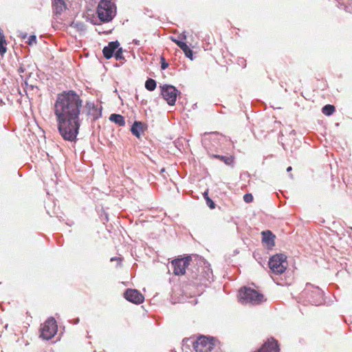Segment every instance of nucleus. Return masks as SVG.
<instances>
[{
	"instance_id": "nucleus-1",
	"label": "nucleus",
	"mask_w": 352,
	"mask_h": 352,
	"mask_svg": "<svg viewBox=\"0 0 352 352\" xmlns=\"http://www.w3.org/2000/svg\"><path fill=\"white\" fill-rule=\"evenodd\" d=\"M82 100L74 91L58 94L54 104L58 131L64 140L76 142L82 118Z\"/></svg>"
},
{
	"instance_id": "nucleus-2",
	"label": "nucleus",
	"mask_w": 352,
	"mask_h": 352,
	"mask_svg": "<svg viewBox=\"0 0 352 352\" xmlns=\"http://www.w3.org/2000/svg\"><path fill=\"white\" fill-rule=\"evenodd\" d=\"M97 14L102 22L108 23L116 14V7L111 0H100L97 7Z\"/></svg>"
},
{
	"instance_id": "nucleus-3",
	"label": "nucleus",
	"mask_w": 352,
	"mask_h": 352,
	"mask_svg": "<svg viewBox=\"0 0 352 352\" xmlns=\"http://www.w3.org/2000/svg\"><path fill=\"white\" fill-rule=\"evenodd\" d=\"M188 276L190 278L195 280V284L206 285L212 278V272L208 267H195Z\"/></svg>"
},
{
	"instance_id": "nucleus-4",
	"label": "nucleus",
	"mask_w": 352,
	"mask_h": 352,
	"mask_svg": "<svg viewBox=\"0 0 352 352\" xmlns=\"http://www.w3.org/2000/svg\"><path fill=\"white\" fill-rule=\"evenodd\" d=\"M239 298L242 303L259 304L264 300L263 294L255 289L243 287L239 290Z\"/></svg>"
},
{
	"instance_id": "nucleus-5",
	"label": "nucleus",
	"mask_w": 352,
	"mask_h": 352,
	"mask_svg": "<svg viewBox=\"0 0 352 352\" xmlns=\"http://www.w3.org/2000/svg\"><path fill=\"white\" fill-rule=\"evenodd\" d=\"M302 295L306 296L310 303L314 305H319L324 301L322 291L318 287L311 284L306 285Z\"/></svg>"
},
{
	"instance_id": "nucleus-6",
	"label": "nucleus",
	"mask_w": 352,
	"mask_h": 352,
	"mask_svg": "<svg viewBox=\"0 0 352 352\" xmlns=\"http://www.w3.org/2000/svg\"><path fill=\"white\" fill-rule=\"evenodd\" d=\"M284 254H276L269 261V267L275 274H281L287 269V262Z\"/></svg>"
},
{
	"instance_id": "nucleus-7",
	"label": "nucleus",
	"mask_w": 352,
	"mask_h": 352,
	"mask_svg": "<svg viewBox=\"0 0 352 352\" xmlns=\"http://www.w3.org/2000/svg\"><path fill=\"white\" fill-rule=\"evenodd\" d=\"M213 338L200 336L194 342L193 346L196 352H210L214 346Z\"/></svg>"
},
{
	"instance_id": "nucleus-8",
	"label": "nucleus",
	"mask_w": 352,
	"mask_h": 352,
	"mask_svg": "<svg viewBox=\"0 0 352 352\" xmlns=\"http://www.w3.org/2000/svg\"><path fill=\"white\" fill-rule=\"evenodd\" d=\"M67 0H53L52 7L53 12L54 14V21H52V25L54 28H59L60 23L59 22V16L67 9Z\"/></svg>"
},
{
	"instance_id": "nucleus-9",
	"label": "nucleus",
	"mask_w": 352,
	"mask_h": 352,
	"mask_svg": "<svg viewBox=\"0 0 352 352\" xmlns=\"http://www.w3.org/2000/svg\"><path fill=\"white\" fill-rule=\"evenodd\" d=\"M57 332V324L54 318H50L45 321L41 329V337L44 340H50Z\"/></svg>"
},
{
	"instance_id": "nucleus-10",
	"label": "nucleus",
	"mask_w": 352,
	"mask_h": 352,
	"mask_svg": "<svg viewBox=\"0 0 352 352\" xmlns=\"http://www.w3.org/2000/svg\"><path fill=\"white\" fill-rule=\"evenodd\" d=\"M160 88L164 99L169 105H174L180 92L173 85H164Z\"/></svg>"
},
{
	"instance_id": "nucleus-11",
	"label": "nucleus",
	"mask_w": 352,
	"mask_h": 352,
	"mask_svg": "<svg viewBox=\"0 0 352 352\" xmlns=\"http://www.w3.org/2000/svg\"><path fill=\"white\" fill-rule=\"evenodd\" d=\"M190 257L187 256L184 258H177L172 261L173 273L176 276L184 275L186 272V268L188 266Z\"/></svg>"
},
{
	"instance_id": "nucleus-12",
	"label": "nucleus",
	"mask_w": 352,
	"mask_h": 352,
	"mask_svg": "<svg viewBox=\"0 0 352 352\" xmlns=\"http://www.w3.org/2000/svg\"><path fill=\"white\" fill-rule=\"evenodd\" d=\"M124 298L135 304H140L144 301V296L137 289H128L124 292Z\"/></svg>"
},
{
	"instance_id": "nucleus-13",
	"label": "nucleus",
	"mask_w": 352,
	"mask_h": 352,
	"mask_svg": "<svg viewBox=\"0 0 352 352\" xmlns=\"http://www.w3.org/2000/svg\"><path fill=\"white\" fill-rule=\"evenodd\" d=\"M119 45H120V43L117 41L110 42L107 46H105L103 48L102 52H103L104 56L107 59L111 58L113 56L115 51L118 48Z\"/></svg>"
},
{
	"instance_id": "nucleus-14",
	"label": "nucleus",
	"mask_w": 352,
	"mask_h": 352,
	"mask_svg": "<svg viewBox=\"0 0 352 352\" xmlns=\"http://www.w3.org/2000/svg\"><path fill=\"white\" fill-rule=\"evenodd\" d=\"M263 242L265 243L268 246L274 245V235L269 230L262 232Z\"/></svg>"
},
{
	"instance_id": "nucleus-15",
	"label": "nucleus",
	"mask_w": 352,
	"mask_h": 352,
	"mask_svg": "<svg viewBox=\"0 0 352 352\" xmlns=\"http://www.w3.org/2000/svg\"><path fill=\"white\" fill-rule=\"evenodd\" d=\"M131 131L135 136L140 138V133L143 131V124L138 121L134 122L131 126Z\"/></svg>"
},
{
	"instance_id": "nucleus-16",
	"label": "nucleus",
	"mask_w": 352,
	"mask_h": 352,
	"mask_svg": "<svg viewBox=\"0 0 352 352\" xmlns=\"http://www.w3.org/2000/svg\"><path fill=\"white\" fill-rule=\"evenodd\" d=\"M109 120L120 126H122L125 124L124 118L120 114H111L109 117Z\"/></svg>"
},
{
	"instance_id": "nucleus-17",
	"label": "nucleus",
	"mask_w": 352,
	"mask_h": 352,
	"mask_svg": "<svg viewBox=\"0 0 352 352\" xmlns=\"http://www.w3.org/2000/svg\"><path fill=\"white\" fill-rule=\"evenodd\" d=\"M86 107L88 109V114H91V110H95L96 113H93V119L96 120L98 118H99L101 116L100 111L98 110V109L95 107V104L94 102H87L86 104Z\"/></svg>"
},
{
	"instance_id": "nucleus-18",
	"label": "nucleus",
	"mask_w": 352,
	"mask_h": 352,
	"mask_svg": "<svg viewBox=\"0 0 352 352\" xmlns=\"http://www.w3.org/2000/svg\"><path fill=\"white\" fill-rule=\"evenodd\" d=\"M178 46L182 50L186 57L189 58L190 60L193 59L192 51L186 43H178Z\"/></svg>"
},
{
	"instance_id": "nucleus-19",
	"label": "nucleus",
	"mask_w": 352,
	"mask_h": 352,
	"mask_svg": "<svg viewBox=\"0 0 352 352\" xmlns=\"http://www.w3.org/2000/svg\"><path fill=\"white\" fill-rule=\"evenodd\" d=\"M70 27L75 28L80 32H84L86 30V25L84 23L78 21H74L71 23Z\"/></svg>"
},
{
	"instance_id": "nucleus-20",
	"label": "nucleus",
	"mask_w": 352,
	"mask_h": 352,
	"mask_svg": "<svg viewBox=\"0 0 352 352\" xmlns=\"http://www.w3.org/2000/svg\"><path fill=\"white\" fill-rule=\"evenodd\" d=\"M214 158L219 159L223 161L226 164L230 165L233 162V157L232 156H223L219 155H214Z\"/></svg>"
},
{
	"instance_id": "nucleus-21",
	"label": "nucleus",
	"mask_w": 352,
	"mask_h": 352,
	"mask_svg": "<svg viewBox=\"0 0 352 352\" xmlns=\"http://www.w3.org/2000/svg\"><path fill=\"white\" fill-rule=\"evenodd\" d=\"M322 111L324 115L329 116L333 113L335 111V107L331 104H327L322 107Z\"/></svg>"
},
{
	"instance_id": "nucleus-22",
	"label": "nucleus",
	"mask_w": 352,
	"mask_h": 352,
	"mask_svg": "<svg viewBox=\"0 0 352 352\" xmlns=\"http://www.w3.org/2000/svg\"><path fill=\"white\" fill-rule=\"evenodd\" d=\"M145 87L148 91H153L156 88V82L152 78H148L145 82Z\"/></svg>"
},
{
	"instance_id": "nucleus-23",
	"label": "nucleus",
	"mask_w": 352,
	"mask_h": 352,
	"mask_svg": "<svg viewBox=\"0 0 352 352\" xmlns=\"http://www.w3.org/2000/svg\"><path fill=\"white\" fill-rule=\"evenodd\" d=\"M115 57L117 60H122L124 59V56L122 55V49L118 48L115 52Z\"/></svg>"
},
{
	"instance_id": "nucleus-24",
	"label": "nucleus",
	"mask_w": 352,
	"mask_h": 352,
	"mask_svg": "<svg viewBox=\"0 0 352 352\" xmlns=\"http://www.w3.org/2000/svg\"><path fill=\"white\" fill-rule=\"evenodd\" d=\"M243 200L246 203H251L253 201V196L252 195V194H245L243 196Z\"/></svg>"
},
{
	"instance_id": "nucleus-25",
	"label": "nucleus",
	"mask_w": 352,
	"mask_h": 352,
	"mask_svg": "<svg viewBox=\"0 0 352 352\" xmlns=\"http://www.w3.org/2000/svg\"><path fill=\"white\" fill-rule=\"evenodd\" d=\"M6 43H0V54L3 56L7 50V48L6 47Z\"/></svg>"
},
{
	"instance_id": "nucleus-26",
	"label": "nucleus",
	"mask_w": 352,
	"mask_h": 352,
	"mask_svg": "<svg viewBox=\"0 0 352 352\" xmlns=\"http://www.w3.org/2000/svg\"><path fill=\"white\" fill-rule=\"evenodd\" d=\"M168 67V64L165 61L164 58H161V68L162 69H166Z\"/></svg>"
},
{
	"instance_id": "nucleus-27",
	"label": "nucleus",
	"mask_w": 352,
	"mask_h": 352,
	"mask_svg": "<svg viewBox=\"0 0 352 352\" xmlns=\"http://www.w3.org/2000/svg\"><path fill=\"white\" fill-rule=\"evenodd\" d=\"M36 37L34 35H32L29 37V45H32L33 43H36Z\"/></svg>"
},
{
	"instance_id": "nucleus-28",
	"label": "nucleus",
	"mask_w": 352,
	"mask_h": 352,
	"mask_svg": "<svg viewBox=\"0 0 352 352\" xmlns=\"http://www.w3.org/2000/svg\"><path fill=\"white\" fill-rule=\"evenodd\" d=\"M0 43H6L3 32L2 30L0 28Z\"/></svg>"
},
{
	"instance_id": "nucleus-29",
	"label": "nucleus",
	"mask_w": 352,
	"mask_h": 352,
	"mask_svg": "<svg viewBox=\"0 0 352 352\" xmlns=\"http://www.w3.org/2000/svg\"><path fill=\"white\" fill-rule=\"evenodd\" d=\"M207 204L210 208H214V203L208 197L207 198Z\"/></svg>"
},
{
	"instance_id": "nucleus-30",
	"label": "nucleus",
	"mask_w": 352,
	"mask_h": 352,
	"mask_svg": "<svg viewBox=\"0 0 352 352\" xmlns=\"http://www.w3.org/2000/svg\"><path fill=\"white\" fill-rule=\"evenodd\" d=\"M121 261V258H120L113 257V258H111V261Z\"/></svg>"
},
{
	"instance_id": "nucleus-31",
	"label": "nucleus",
	"mask_w": 352,
	"mask_h": 352,
	"mask_svg": "<svg viewBox=\"0 0 352 352\" xmlns=\"http://www.w3.org/2000/svg\"><path fill=\"white\" fill-rule=\"evenodd\" d=\"M173 41H174L177 45H178V43H183L182 41H178V40H176V39H174V38H172Z\"/></svg>"
},
{
	"instance_id": "nucleus-32",
	"label": "nucleus",
	"mask_w": 352,
	"mask_h": 352,
	"mask_svg": "<svg viewBox=\"0 0 352 352\" xmlns=\"http://www.w3.org/2000/svg\"><path fill=\"white\" fill-rule=\"evenodd\" d=\"M179 38H182V39H186V36L184 34H182V35H180L179 36Z\"/></svg>"
},
{
	"instance_id": "nucleus-33",
	"label": "nucleus",
	"mask_w": 352,
	"mask_h": 352,
	"mask_svg": "<svg viewBox=\"0 0 352 352\" xmlns=\"http://www.w3.org/2000/svg\"><path fill=\"white\" fill-rule=\"evenodd\" d=\"M292 170V166H289V167L287 168V172H289V171H291Z\"/></svg>"
},
{
	"instance_id": "nucleus-34",
	"label": "nucleus",
	"mask_w": 352,
	"mask_h": 352,
	"mask_svg": "<svg viewBox=\"0 0 352 352\" xmlns=\"http://www.w3.org/2000/svg\"><path fill=\"white\" fill-rule=\"evenodd\" d=\"M91 113L90 115H91L93 116V113H96V111L95 110H91Z\"/></svg>"
},
{
	"instance_id": "nucleus-35",
	"label": "nucleus",
	"mask_w": 352,
	"mask_h": 352,
	"mask_svg": "<svg viewBox=\"0 0 352 352\" xmlns=\"http://www.w3.org/2000/svg\"><path fill=\"white\" fill-rule=\"evenodd\" d=\"M78 322H79V319H78V318H77V319L76 320L75 324H77Z\"/></svg>"
},
{
	"instance_id": "nucleus-36",
	"label": "nucleus",
	"mask_w": 352,
	"mask_h": 352,
	"mask_svg": "<svg viewBox=\"0 0 352 352\" xmlns=\"http://www.w3.org/2000/svg\"><path fill=\"white\" fill-rule=\"evenodd\" d=\"M8 324H6L5 325V327H4V328H5L6 329H8Z\"/></svg>"
},
{
	"instance_id": "nucleus-37",
	"label": "nucleus",
	"mask_w": 352,
	"mask_h": 352,
	"mask_svg": "<svg viewBox=\"0 0 352 352\" xmlns=\"http://www.w3.org/2000/svg\"><path fill=\"white\" fill-rule=\"evenodd\" d=\"M26 36H27V35H26V34H25L24 36H23V38H25V37H26Z\"/></svg>"
}]
</instances>
